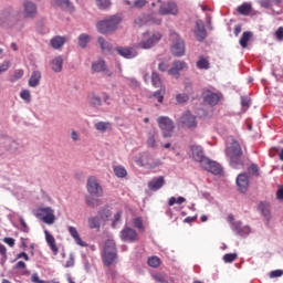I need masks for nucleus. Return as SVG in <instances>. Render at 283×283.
I'll list each match as a JSON object with an SVG mask.
<instances>
[{"mask_svg":"<svg viewBox=\"0 0 283 283\" xmlns=\"http://www.w3.org/2000/svg\"><path fill=\"white\" fill-rule=\"evenodd\" d=\"M165 186V177L154 178L148 182V189L150 191H158V189H163Z\"/></svg>","mask_w":283,"mask_h":283,"instance_id":"20","label":"nucleus"},{"mask_svg":"<svg viewBox=\"0 0 283 283\" xmlns=\"http://www.w3.org/2000/svg\"><path fill=\"white\" fill-rule=\"evenodd\" d=\"M51 70H53V72H56V73L63 71V57L62 56H57L52 60Z\"/></svg>","mask_w":283,"mask_h":283,"instance_id":"27","label":"nucleus"},{"mask_svg":"<svg viewBox=\"0 0 283 283\" xmlns=\"http://www.w3.org/2000/svg\"><path fill=\"white\" fill-rule=\"evenodd\" d=\"M0 255H2L0 264L3 266L8 262V249L2 243H0Z\"/></svg>","mask_w":283,"mask_h":283,"instance_id":"42","label":"nucleus"},{"mask_svg":"<svg viewBox=\"0 0 283 283\" xmlns=\"http://www.w3.org/2000/svg\"><path fill=\"white\" fill-rule=\"evenodd\" d=\"M258 209L269 222L271 220V205L268 202H260Z\"/></svg>","mask_w":283,"mask_h":283,"instance_id":"22","label":"nucleus"},{"mask_svg":"<svg viewBox=\"0 0 283 283\" xmlns=\"http://www.w3.org/2000/svg\"><path fill=\"white\" fill-rule=\"evenodd\" d=\"M147 147H150V149H156L158 147V144L156 143V132H149L146 140Z\"/></svg>","mask_w":283,"mask_h":283,"instance_id":"35","label":"nucleus"},{"mask_svg":"<svg viewBox=\"0 0 283 283\" xmlns=\"http://www.w3.org/2000/svg\"><path fill=\"white\" fill-rule=\"evenodd\" d=\"M273 1H275L276 3H280V0H260L259 4L261 6V8H273Z\"/></svg>","mask_w":283,"mask_h":283,"instance_id":"50","label":"nucleus"},{"mask_svg":"<svg viewBox=\"0 0 283 283\" xmlns=\"http://www.w3.org/2000/svg\"><path fill=\"white\" fill-rule=\"evenodd\" d=\"M237 185L241 193H244L247 189H249V177L247 176V174H240L237 177Z\"/></svg>","mask_w":283,"mask_h":283,"instance_id":"18","label":"nucleus"},{"mask_svg":"<svg viewBox=\"0 0 283 283\" xmlns=\"http://www.w3.org/2000/svg\"><path fill=\"white\" fill-rule=\"evenodd\" d=\"M160 39H163L160 32H155L153 35H149V32H146L142 35V40L138 42L137 48H140V50H151Z\"/></svg>","mask_w":283,"mask_h":283,"instance_id":"4","label":"nucleus"},{"mask_svg":"<svg viewBox=\"0 0 283 283\" xmlns=\"http://www.w3.org/2000/svg\"><path fill=\"white\" fill-rule=\"evenodd\" d=\"M35 217L41 219L44 224H54L56 222V216L54 214V209L51 207L39 208L35 212Z\"/></svg>","mask_w":283,"mask_h":283,"instance_id":"6","label":"nucleus"},{"mask_svg":"<svg viewBox=\"0 0 283 283\" xmlns=\"http://www.w3.org/2000/svg\"><path fill=\"white\" fill-rule=\"evenodd\" d=\"M159 14H161L163 17L167 14H172V17H176V14H178V4H176V2L174 1L161 3V6L159 7Z\"/></svg>","mask_w":283,"mask_h":283,"instance_id":"11","label":"nucleus"},{"mask_svg":"<svg viewBox=\"0 0 283 283\" xmlns=\"http://www.w3.org/2000/svg\"><path fill=\"white\" fill-rule=\"evenodd\" d=\"M109 216H112V212H109V210H104L103 212L98 213V218H101L102 220H107Z\"/></svg>","mask_w":283,"mask_h":283,"instance_id":"60","label":"nucleus"},{"mask_svg":"<svg viewBox=\"0 0 283 283\" xmlns=\"http://www.w3.org/2000/svg\"><path fill=\"white\" fill-rule=\"evenodd\" d=\"M86 205H87V207H98V206H101V199L86 197Z\"/></svg>","mask_w":283,"mask_h":283,"instance_id":"51","label":"nucleus"},{"mask_svg":"<svg viewBox=\"0 0 283 283\" xmlns=\"http://www.w3.org/2000/svg\"><path fill=\"white\" fill-rule=\"evenodd\" d=\"M120 218H123V211H117V213L114 216V220H113V228L116 229V224H118V222H120Z\"/></svg>","mask_w":283,"mask_h":283,"instance_id":"56","label":"nucleus"},{"mask_svg":"<svg viewBox=\"0 0 283 283\" xmlns=\"http://www.w3.org/2000/svg\"><path fill=\"white\" fill-rule=\"evenodd\" d=\"M241 105H242V107H245L247 109H249V107H251V98H249L247 96H242Z\"/></svg>","mask_w":283,"mask_h":283,"instance_id":"57","label":"nucleus"},{"mask_svg":"<svg viewBox=\"0 0 283 283\" xmlns=\"http://www.w3.org/2000/svg\"><path fill=\"white\" fill-rule=\"evenodd\" d=\"M88 102L91 105H93V107H101L102 105V101L101 97H98V95H91L88 97Z\"/></svg>","mask_w":283,"mask_h":283,"instance_id":"46","label":"nucleus"},{"mask_svg":"<svg viewBox=\"0 0 283 283\" xmlns=\"http://www.w3.org/2000/svg\"><path fill=\"white\" fill-rule=\"evenodd\" d=\"M238 260V254L237 253H228L223 255V261L229 264L231 262H235Z\"/></svg>","mask_w":283,"mask_h":283,"instance_id":"53","label":"nucleus"},{"mask_svg":"<svg viewBox=\"0 0 283 283\" xmlns=\"http://www.w3.org/2000/svg\"><path fill=\"white\" fill-rule=\"evenodd\" d=\"M176 101H177V103H180V104L187 103V101H189V95H187L185 93L178 94L176 96Z\"/></svg>","mask_w":283,"mask_h":283,"instance_id":"54","label":"nucleus"},{"mask_svg":"<svg viewBox=\"0 0 283 283\" xmlns=\"http://www.w3.org/2000/svg\"><path fill=\"white\" fill-rule=\"evenodd\" d=\"M195 36L197 41L200 42H202L203 39H207V29H205V23L202 22V20H198L196 22Z\"/></svg>","mask_w":283,"mask_h":283,"instance_id":"16","label":"nucleus"},{"mask_svg":"<svg viewBox=\"0 0 283 283\" xmlns=\"http://www.w3.org/2000/svg\"><path fill=\"white\" fill-rule=\"evenodd\" d=\"M54 6L69 10V12H74V6L72 2H70V0H54Z\"/></svg>","mask_w":283,"mask_h":283,"instance_id":"30","label":"nucleus"},{"mask_svg":"<svg viewBox=\"0 0 283 283\" xmlns=\"http://www.w3.org/2000/svg\"><path fill=\"white\" fill-rule=\"evenodd\" d=\"M226 155L230 158V165L234 169H238L242 165V147L235 140L231 144H227Z\"/></svg>","mask_w":283,"mask_h":283,"instance_id":"2","label":"nucleus"},{"mask_svg":"<svg viewBox=\"0 0 283 283\" xmlns=\"http://www.w3.org/2000/svg\"><path fill=\"white\" fill-rule=\"evenodd\" d=\"M90 39L91 38L88 34H85V33L80 34V36H78L80 48H87V43H90Z\"/></svg>","mask_w":283,"mask_h":283,"instance_id":"43","label":"nucleus"},{"mask_svg":"<svg viewBox=\"0 0 283 283\" xmlns=\"http://www.w3.org/2000/svg\"><path fill=\"white\" fill-rule=\"evenodd\" d=\"M95 129H97V132H107V129H112V123H109V122H97L95 124Z\"/></svg>","mask_w":283,"mask_h":283,"instance_id":"37","label":"nucleus"},{"mask_svg":"<svg viewBox=\"0 0 283 283\" xmlns=\"http://www.w3.org/2000/svg\"><path fill=\"white\" fill-rule=\"evenodd\" d=\"M249 171H252V174L254 176H260V168L258 167V165L255 164H252L250 167H249Z\"/></svg>","mask_w":283,"mask_h":283,"instance_id":"59","label":"nucleus"},{"mask_svg":"<svg viewBox=\"0 0 283 283\" xmlns=\"http://www.w3.org/2000/svg\"><path fill=\"white\" fill-rule=\"evenodd\" d=\"M181 123L186 127H196V116L191 115V113H186L181 117Z\"/></svg>","mask_w":283,"mask_h":283,"instance_id":"23","label":"nucleus"},{"mask_svg":"<svg viewBox=\"0 0 283 283\" xmlns=\"http://www.w3.org/2000/svg\"><path fill=\"white\" fill-rule=\"evenodd\" d=\"M46 244L50 247L53 255H59V247L56 245V239L48 230L44 231Z\"/></svg>","mask_w":283,"mask_h":283,"instance_id":"17","label":"nucleus"},{"mask_svg":"<svg viewBox=\"0 0 283 283\" xmlns=\"http://www.w3.org/2000/svg\"><path fill=\"white\" fill-rule=\"evenodd\" d=\"M253 38V33L250 31H245L242 33V36L239 41L241 48H247L249 45V42L251 41V39Z\"/></svg>","mask_w":283,"mask_h":283,"instance_id":"31","label":"nucleus"},{"mask_svg":"<svg viewBox=\"0 0 283 283\" xmlns=\"http://www.w3.org/2000/svg\"><path fill=\"white\" fill-rule=\"evenodd\" d=\"M119 238L123 242H136L138 240V232L129 227H124L119 232Z\"/></svg>","mask_w":283,"mask_h":283,"instance_id":"12","label":"nucleus"},{"mask_svg":"<svg viewBox=\"0 0 283 283\" xmlns=\"http://www.w3.org/2000/svg\"><path fill=\"white\" fill-rule=\"evenodd\" d=\"M158 70L159 72H167V70H169V64L166 62H160L158 64Z\"/></svg>","mask_w":283,"mask_h":283,"instance_id":"61","label":"nucleus"},{"mask_svg":"<svg viewBox=\"0 0 283 283\" xmlns=\"http://www.w3.org/2000/svg\"><path fill=\"white\" fill-rule=\"evenodd\" d=\"M202 98L203 103H207V105H210L211 107H216V105L222 101V94L207 90L202 92Z\"/></svg>","mask_w":283,"mask_h":283,"instance_id":"9","label":"nucleus"},{"mask_svg":"<svg viewBox=\"0 0 283 283\" xmlns=\"http://www.w3.org/2000/svg\"><path fill=\"white\" fill-rule=\"evenodd\" d=\"M191 151H192V158H195V160H197V163H200L201 167L208 163L207 160L209 158H207L205 156V150H202V147L200 146H191Z\"/></svg>","mask_w":283,"mask_h":283,"instance_id":"14","label":"nucleus"},{"mask_svg":"<svg viewBox=\"0 0 283 283\" xmlns=\"http://www.w3.org/2000/svg\"><path fill=\"white\" fill-rule=\"evenodd\" d=\"M158 127L161 129L164 138H171L175 129L174 120L167 116H160L157 118Z\"/></svg>","mask_w":283,"mask_h":283,"instance_id":"5","label":"nucleus"},{"mask_svg":"<svg viewBox=\"0 0 283 283\" xmlns=\"http://www.w3.org/2000/svg\"><path fill=\"white\" fill-rule=\"evenodd\" d=\"M182 70H187V64L182 61H175L172 63V66L170 70H168V74L170 76H179L180 72H182Z\"/></svg>","mask_w":283,"mask_h":283,"instance_id":"15","label":"nucleus"},{"mask_svg":"<svg viewBox=\"0 0 283 283\" xmlns=\"http://www.w3.org/2000/svg\"><path fill=\"white\" fill-rule=\"evenodd\" d=\"M116 258H118V254L116 253V242L108 239L104 243V250L102 253V260L105 266H112V264L116 262Z\"/></svg>","mask_w":283,"mask_h":283,"instance_id":"3","label":"nucleus"},{"mask_svg":"<svg viewBox=\"0 0 283 283\" xmlns=\"http://www.w3.org/2000/svg\"><path fill=\"white\" fill-rule=\"evenodd\" d=\"M64 269H72L74 266V254H70L65 263H63Z\"/></svg>","mask_w":283,"mask_h":283,"instance_id":"55","label":"nucleus"},{"mask_svg":"<svg viewBox=\"0 0 283 283\" xmlns=\"http://www.w3.org/2000/svg\"><path fill=\"white\" fill-rule=\"evenodd\" d=\"M113 170L117 178H125V176H127V169L123 166H115Z\"/></svg>","mask_w":283,"mask_h":283,"instance_id":"41","label":"nucleus"},{"mask_svg":"<svg viewBox=\"0 0 283 283\" xmlns=\"http://www.w3.org/2000/svg\"><path fill=\"white\" fill-rule=\"evenodd\" d=\"M117 52L124 59H136V56H138V52H136V50H134L133 48L119 46L117 48Z\"/></svg>","mask_w":283,"mask_h":283,"instance_id":"19","label":"nucleus"},{"mask_svg":"<svg viewBox=\"0 0 283 283\" xmlns=\"http://www.w3.org/2000/svg\"><path fill=\"white\" fill-rule=\"evenodd\" d=\"M252 10H253V7L251 6V3L244 2L238 7L237 12L239 14H242V17H249Z\"/></svg>","mask_w":283,"mask_h":283,"instance_id":"25","label":"nucleus"},{"mask_svg":"<svg viewBox=\"0 0 283 283\" xmlns=\"http://www.w3.org/2000/svg\"><path fill=\"white\" fill-rule=\"evenodd\" d=\"M69 233L73 238L74 242L78 244V247H87V243L81 239V234H78V230L75 227H69Z\"/></svg>","mask_w":283,"mask_h":283,"instance_id":"21","label":"nucleus"},{"mask_svg":"<svg viewBox=\"0 0 283 283\" xmlns=\"http://www.w3.org/2000/svg\"><path fill=\"white\" fill-rule=\"evenodd\" d=\"M96 29L101 34H109V32H112L106 20L97 22Z\"/></svg>","mask_w":283,"mask_h":283,"instance_id":"34","label":"nucleus"},{"mask_svg":"<svg viewBox=\"0 0 283 283\" xmlns=\"http://www.w3.org/2000/svg\"><path fill=\"white\" fill-rule=\"evenodd\" d=\"M90 229H101V221L98 217H92L88 219Z\"/></svg>","mask_w":283,"mask_h":283,"instance_id":"45","label":"nucleus"},{"mask_svg":"<svg viewBox=\"0 0 283 283\" xmlns=\"http://www.w3.org/2000/svg\"><path fill=\"white\" fill-rule=\"evenodd\" d=\"M167 93V90L165 86H161L159 91H156L153 96L158 101V103H163L165 101V94Z\"/></svg>","mask_w":283,"mask_h":283,"instance_id":"38","label":"nucleus"},{"mask_svg":"<svg viewBox=\"0 0 283 283\" xmlns=\"http://www.w3.org/2000/svg\"><path fill=\"white\" fill-rule=\"evenodd\" d=\"M201 167L214 176H220V174H222V166L216 161H211V159H207Z\"/></svg>","mask_w":283,"mask_h":283,"instance_id":"13","label":"nucleus"},{"mask_svg":"<svg viewBox=\"0 0 283 283\" xmlns=\"http://www.w3.org/2000/svg\"><path fill=\"white\" fill-rule=\"evenodd\" d=\"M149 21H151V18L149 15H139L135 19L134 24L137 28H143V25H147V23H149Z\"/></svg>","mask_w":283,"mask_h":283,"instance_id":"33","label":"nucleus"},{"mask_svg":"<svg viewBox=\"0 0 283 283\" xmlns=\"http://www.w3.org/2000/svg\"><path fill=\"white\" fill-rule=\"evenodd\" d=\"M20 97L22 101H25V103H30L32 101V94L28 90L21 91Z\"/></svg>","mask_w":283,"mask_h":283,"instance_id":"52","label":"nucleus"},{"mask_svg":"<svg viewBox=\"0 0 283 283\" xmlns=\"http://www.w3.org/2000/svg\"><path fill=\"white\" fill-rule=\"evenodd\" d=\"M187 202V199L185 197H171L169 200H168V205L169 207H174V205H182Z\"/></svg>","mask_w":283,"mask_h":283,"instance_id":"44","label":"nucleus"},{"mask_svg":"<svg viewBox=\"0 0 283 283\" xmlns=\"http://www.w3.org/2000/svg\"><path fill=\"white\" fill-rule=\"evenodd\" d=\"M133 224L135 229H138L139 231H145V226L143 224V218L137 217L133 220Z\"/></svg>","mask_w":283,"mask_h":283,"instance_id":"49","label":"nucleus"},{"mask_svg":"<svg viewBox=\"0 0 283 283\" xmlns=\"http://www.w3.org/2000/svg\"><path fill=\"white\" fill-rule=\"evenodd\" d=\"M176 41L172 43L170 51L174 56H185V40L178 34H172Z\"/></svg>","mask_w":283,"mask_h":283,"instance_id":"10","label":"nucleus"},{"mask_svg":"<svg viewBox=\"0 0 283 283\" xmlns=\"http://www.w3.org/2000/svg\"><path fill=\"white\" fill-rule=\"evenodd\" d=\"M97 43L99 44V48H101L102 52H104V54H107V52H112V44L109 42H107L106 40H104L103 36H99L97 39Z\"/></svg>","mask_w":283,"mask_h":283,"instance_id":"32","label":"nucleus"},{"mask_svg":"<svg viewBox=\"0 0 283 283\" xmlns=\"http://www.w3.org/2000/svg\"><path fill=\"white\" fill-rule=\"evenodd\" d=\"M232 231H235L238 235H247V233H249V228L242 227V222L237 221L235 223H232Z\"/></svg>","mask_w":283,"mask_h":283,"instance_id":"29","label":"nucleus"},{"mask_svg":"<svg viewBox=\"0 0 283 283\" xmlns=\"http://www.w3.org/2000/svg\"><path fill=\"white\" fill-rule=\"evenodd\" d=\"M198 70H209V60L203 55L199 56V61L197 62Z\"/></svg>","mask_w":283,"mask_h":283,"instance_id":"39","label":"nucleus"},{"mask_svg":"<svg viewBox=\"0 0 283 283\" xmlns=\"http://www.w3.org/2000/svg\"><path fill=\"white\" fill-rule=\"evenodd\" d=\"M145 6H147V0H135L133 8L142 9L145 8Z\"/></svg>","mask_w":283,"mask_h":283,"instance_id":"58","label":"nucleus"},{"mask_svg":"<svg viewBox=\"0 0 283 283\" xmlns=\"http://www.w3.org/2000/svg\"><path fill=\"white\" fill-rule=\"evenodd\" d=\"M105 21L108 25V30H111V32H115V30L118 28V24L120 23V17L113 15Z\"/></svg>","mask_w":283,"mask_h":283,"instance_id":"24","label":"nucleus"},{"mask_svg":"<svg viewBox=\"0 0 283 283\" xmlns=\"http://www.w3.org/2000/svg\"><path fill=\"white\" fill-rule=\"evenodd\" d=\"M139 167H147L148 169H156L163 165L160 159L153 158L151 155L145 153L140 156L139 160L137 161Z\"/></svg>","mask_w":283,"mask_h":283,"instance_id":"8","label":"nucleus"},{"mask_svg":"<svg viewBox=\"0 0 283 283\" xmlns=\"http://www.w3.org/2000/svg\"><path fill=\"white\" fill-rule=\"evenodd\" d=\"M41 83V72L33 71L29 78V87H36Z\"/></svg>","mask_w":283,"mask_h":283,"instance_id":"28","label":"nucleus"},{"mask_svg":"<svg viewBox=\"0 0 283 283\" xmlns=\"http://www.w3.org/2000/svg\"><path fill=\"white\" fill-rule=\"evenodd\" d=\"M50 43L53 50H60V48H63V45H65V36L56 35L51 39Z\"/></svg>","mask_w":283,"mask_h":283,"instance_id":"26","label":"nucleus"},{"mask_svg":"<svg viewBox=\"0 0 283 283\" xmlns=\"http://www.w3.org/2000/svg\"><path fill=\"white\" fill-rule=\"evenodd\" d=\"M23 15L19 14L18 17H8L6 19L0 18V25L3 28H17L21 30L23 28L22 19H36V14H39V9L34 4V2L25 0L23 2Z\"/></svg>","mask_w":283,"mask_h":283,"instance_id":"1","label":"nucleus"},{"mask_svg":"<svg viewBox=\"0 0 283 283\" xmlns=\"http://www.w3.org/2000/svg\"><path fill=\"white\" fill-rule=\"evenodd\" d=\"M31 282H33V283H48V282H45L43 280H40L39 279V274H36V273L32 274Z\"/></svg>","mask_w":283,"mask_h":283,"instance_id":"64","label":"nucleus"},{"mask_svg":"<svg viewBox=\"0 0 283 283\" xmlns=\"http://www.w3.org/2000/svg\"><path fill=\"white\" fill-rule=\"evenodd\" d=\"M151 83L155 87H159V88L164 87L163 80H160V75L156 72H153L151 74Z\"/></svg>","mask_w":283,"mask_h":283,"instance_id":"40","label":"nucleus"},{"mask_svg":"<svg viewBox=\"0 0 283 283\" xmlns=\"http://www.w3.org/2000/svg\"><path fill=\"white\" fill-rule=\"evenodd\" d=\"M86 189L93 198H101L103 196V187L98 184L96 177H88Z\"/></svg>","mask_w":283,"mask_h":283,"instance_id":"7","label":"nucleus"},{"mask_svg":"<svg viewBox=\"0 0 283 283\" xmlns=\"http://www.w3.org/2000/svg\"><path fill=\"white\" fill-rule=\"evenodd\" d=\"M276 40L283 41V27H280L275 32Z\"/></svg>","mask_w":283,"mask_h":283,"instance_id":"62","label":"nucleus"},{"mask_svg":"<svg viewBox=\"0 0 283 283\" xmlns=\"http://www.w3.org/2000/svg\"><path fill=\"white\" fill-rule=\"evenodd\" d=\"M107 70V66L105 65V61L98 60L97 62H94L92 64V72L98 73V72H105Z\"/></svg>","mask_w":283,"mask_h":283,"instance_id":"36","label":"nucleus"},{"mask_svg":"<svg viewBox=\"0 0 283 283\" xmlns=\"http://www.w3.org/2000/svg\"><path fill=\"white\" fill-rule=\"evenodd\" d=\"M96 6H98L101 10H107V8L112 7V0H96Z\"/></svg>","mask_w":283,"mask_h":283,"instance_id":"48","label":"nucleus"},{"mask_svg":"<svg viewBox=\"0 0 283 283\" xmlns=\"http://www.w3.org/2000/svg\"><path fill=\"white\" fill-rule=\"evenodd\" d=\"M283 271L282 270H274L270 273V277H282Z\"/></svg>","mask_w":283,"mask_h":283,"instance_id":"63","label":"nucleus"},{"mask_svg":"<svg viewBox=\"0 0 283 283\" xmlns=\"http://www.w3.org/2000/svg\"><path fill=\"white\" fill-rule=\"evenodd\" d=\"M148 265L151 266L153 269H158L160 266V258L158 256H151L148 259Z\"/></svg>","mask_w":283,"mask_h":283,"instance_id":"47","label":"nucleus"}]
</instances>
